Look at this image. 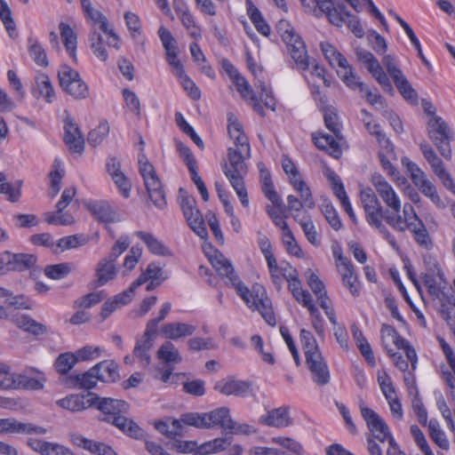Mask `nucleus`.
<instances>
[{
  "instance_id": "obj_1",
  "label": "nucleus",
  "mask_w": 455,
  "mask_h": 455,
  "mask_svg": "<svg viewBox=\"0 0 455 455\" xmlns=\"http://www.w3.org/2000/svg\"><path fill=\"white\" fill-rule=\"evenodd\" d=\"M209 260L220 278L226 279V283L235 288L236 293L250 308L259 311L269 325L275 326L276 324L271 299L262 286L253 285L251 291H250L240 281L232 263L219 251L209 256Z\"/></svg>"
},
{
  "instance_id": "obj_2",
  "label": "nucleus",
  "mask_w": 455,
  "mask_h": 455,
  "mask_svg": "<svg viewBox=\"0 0 455 455\" xmlns=\"http://www.w3.org/2000/svg\"><path fill=\"white\" fill-rule=\"evenodd\" d=\"M92 400L95 401L93 407L103 413V421L112 424L134 439L141 440L145 437L144 430L132 419L124 416L129 411L128 403L119 399L100 397L96 394L93 395Z\"/></svg>"
},
{
  "instance_id": "obj_3",
  "label": "nucleus",
  "mask_w": 455,
  "mask_h": 455,
  "mask_svg": "<svg viewBox=\"0 0 455 455\" xmlns=\"http://www.w3.org/2000/svg\"><path fill=\"white\" fill-rule=\"evenodd\" d=\"M245 158V149L242 148H229L228 149V163L221 164L222 171L228 179L232 188L236 192L243 206L249 205V197L244 185V176L248 172Z\"/></svg>"
},
{
  "instance_id": "obj_4",
  "label": "nucleus",
  "mask_w": 455,
  "mask_h": 455,
  "mask_svg": "<svg viewBox=\"0 0 455 455\" xmlns=\"http://www.w3.org/2000/svg\"><path fill=\"white\" fill-rule=\"evenodd\" d=\"M427 115L434 116L427 123L428 137L437 148L440 155L446 160H451L452 149L451 142L453 140V132L441 116H435V111H430V108L424 106Z\"/></svg>"
},
{
  "instance_id": "obj_5",
  "label": "nucleus",
  "mask_w": 455,
  "mask_h": 455,
  "mask_svg": "<svg viewBox=\"0 0 455 455\" xmlns=\"http://www.w3.org/2000/svg\"><path fill=\"white\" fill-rule=\"evenodd\" d=\"M179 198L180 208L188 226L199 237L206 238L208 232L204 217L196 206L195 197L188 195L186 190L180 188L179 189Z\"/></svg>"
},
{
  "instance_id": "obj_6",
  "label": "nucleus",
  "mask_w": 455,
  "mask_h": 455,
  "mask_svg": "<svg viewBox=\"0 0 455 455\" xmlns=\"http://www.w3.org/2000/svg\"><path fill=\"white\" fill-rule=\"evenodd\" d=\"M59 83L62 90L75 100H84L89 96V87L80 74L68 65H62L58 71Z\"/></svg>"
},
{
  "instance_id": "obj_7",
  "label": "nucleus",
  "mask_w": 455,
  "mask_h": 455,
  "mask_svg": "<svg viewBox=\"0 0 455 455\" xmlns=\"http://www.w3.org/2000/svg\"><path fill=\"white\" fill-rule=\"evenodd\" d=\"M419 148L423 156L430 164L434 173L441 180L443 187L455 195V181L445 170L443 162L438 157L433 148L427 142H422Z\"/></svg>"
},
{
  "instance_id": "obj_8",
  "label": "nucleus",
  "mask_w": 455,
  "mask_h": 455,
  "mask_svg": "<svg viewBox=\"0 0 455 455\" xmlns=\"http://www.w3.org/2000/svg\"><path fill=\"white\" fill-rule=\"evenodd\" d=\"M355 54L357 59L366 65L368 71L379 84L384 92L393 94V85L376 57L371 52L362 48L356 49Z\"/></svg>"
},
{
  "instance_id": "obj_9",
  "label": "nucleus",
  "mask_w": 455,
  "mask_h": 455,
  "mask_svg": "<svg viewBox=\"0 0 455 455\" xmlns=\"http://www.w3.org/2000/svg\"><path fill=\"white\" fill-rule=\"evenodd\" d=\"M6 265L7 272H23L30 270L33 275L37 262V258L34 254L29 253H13L10 251L2 252V262Z\"/></svg>"
},
{
  "instance_id": "obj_10",
  "label": "nucleus",
  "mask_w": 455,
  "mask_h": 455,
  "mask_svg": "<svg viewBox=\"0 0 455 455\" xmlns=\"http://www.w3.org/2000/svg\"><path fill=\"white\" fill-rule=\"evenodd\" d=\"M13 389L42 390L46 378L39 370L29 368L21 373H14Z\"/></svg>"
},
{
  "instance_id": "obj_11",
  "label": "nucleus",
  "mask_w": 455,
  "mask_h": 455,
  "mask_svg": "<svg viewBox=\"0 0 455 455\" xmlns=\"http://www.w3.org/2000/svg\"><path fill=\"white\" fill-rule=\"evenodd\" d=\"M336 258L337 266L339 268L343 285L346 286L354 297L360 294V284L355 273L351 261L344 257L341 252H333Z\"/></svg>"
},
{
  "instance_id": "obj_12",
  "label": "nucleus",
  "mask_w": 455,
  "mask_h": 455,
  "mask_svg": "<svg viewBox=\"0 0 455 455\" xmlns=\"http://www.w3.org/2000/svg\"><path fill=\"white\" fill-rule=\"evenodd\" d=\"M371 183L383 202L395 213L401 211V202L395 190L385 178L379 173L371 176Z\"/></svg>"
},
{
  "instance_id": "obj_13",
  "label": "nucleus",
  "mask_w": 455,
  "mask_h": 455,
  "mask_svg": "<svg viewBox=\"0 0 455 455\" xmlns=\"http://www.w3.org/2000/svg\"><path fill=\"white\" fill-rule=\"evenodd\" d=\"M64 142L70 153L82 155L84 150V139L74 119L68 116L64 121Z\"/></svg>"
},
{
  "instance_id": "obj_14",
  "label": "nucleus",
  "mask_w": 455,
  "mask_h": 455,
  "mask_svg": "<svg viewBox=\"0 0 455 455\" xmlns=\"http://www.w3.org/2000/svg\"><path fill=\"white\" fill-rule=\"evenodd\" d=\"M213 389L224 395L247 396L251 392V384L246 380L226 378L217 381Z\"/></svg>"
},
{
  "instance_id": "obj_15",
  "label": "nucleus",
  "mask_w": 455,
  "mask_h": 455,
  "mask_svg": "<svg viewBox=\"0 0 455 455\" xmlns=\"http://www.w3.org/2000/svg\"><path fill=\"white\" fill-rule=\"evenodd\" d=\"M205 421L206 429L219 427L225 435H228V432L235 427V421L232 419L229 409L227 407H220L205 413Z\"/></svg>"
},
{
  "instance_id": "obj_16",
  "label": "nucleus",
  "mask_w": 455,
  "mask_h": 455,
  "mask_svg": "<svg viewBox=\"0 0 455 455\" xmlns=\"http://www.w3.org/2000/svg\"><path fill=\"white\" fill-rule=\"evenodd\" d=\"M306 363L314 382L319 386H324L330 382V371L322 353L308 355Z\"/></svg>"
},
{
  "instance_id": "obj_17",
  "label": "nucleus",
  "mask_w": 455,
  "mask_h": 455,
  "mask_svg": "<svg viewBox=\"0 0 455 455\" xmlns=\"http://www.w3.org/2000/svg\"><path fill=\"white\" fill-rule=\"evenodd\" d=\"M69 439L71 443L85 451H90L92 454L96 455H117V453L113 450L111 446L108 444L97 442L77 433L69 434Z\"/></svg>"
},
{
  "instance_id": "obj_18",
  "label": "nucleus",
  "mask_w": 455,
  "mask_h": 455,
  "mask_svg": "<svg viewBox=\"0 0 455 455\" xmlns=\"http://www.w3.org/2000/svg\"><path fill=\"white\" fill-rule=\"evenodd\" d=\"M285 44L297 68L302 71L307 70L310 66L309 56L300 36L297 34L292 36L291 42L285 43Z\"/></svg>"
},
{
  "instance_id": "obj_19",
  "label": "nucleus",
  "mask_w": 455,
  "mask_h": 455,
  "mask_svg": "<svg viewBox=\"0 0 455 455\" xmlns=\"http://www.w3.org/2000/svg\"><path fill=\"white\" fill-rule=\"evenodd\" d=\"M0 433L44 435L46 429L32 423L20 422L15 419H0Z\"/></svg>"
},
{
  "instance_id": "obj_20",
  "label": "nucleus",
  "mask_w": 455,
  "mask_h": 455,
  "mask_svg": "<svg viewBox=\"0 0 455 455\" xmlns=\"http://www.w3.org/2000/svg\"><path fill=\"white\" fill-rule=\"evenodd\" d=\"M85 208L100 222L108 224L119 220L118 214L107 201H89L85 204Z\"/></svg>"
},
{
  "instance_id": "obj_21",
  "label": "nucleus",
  "mask_w": 455,
  "mask_h": 455,
  "mask_svg": "<svg viewBox=\"0 0 455 455\" xmlns=\"http://www.w3.org/2000/svg\"><path fill=\"white\" fill-rule=\"evenodd\" d=\"M93 370L94 366L82 374H75L66 377L64 379H61V382L68 387H79L90 390L95 387L98 381H100V379H98L97 376V371Z\"/></svg>"
},
{
  "instance_id": "obj_22",
  "label": "nucleus",
  "mask_w": 455,
  "mask_h": 455,
  "mask_svg": "<svg viewBox=\"0 0 455 455\" xmlns=\"http://www.w3.org/2000/svg\"><path fill=\"white\" fill-rule=\"evenodd\" d=\"M93 395V393H88L86 395H70L58 400L57 404L73 412L82 411L93 407L95 403V401L92 400Z\"/></svg>"
},
{
  "instance_id": "obj_23",
  "label": "nucleus",
  "mask_w": 455,
  "mask_h": 455,
  "mask_svg": "<svg viewBox=\"0 0 455 455\" xmlns=\"http://www.w3.org/2000/svg\"><path fill=\"white\" fill-rule=\"evenodd\" d=\"M116 276V268L114 262L108 259H101L96 267L94 280L92 282V288H98L105 285Z\"/></svg>"
},
{
  "instance_id": "obj_24",
  "label": "nucleus",
  "mask_w": 455,
  "mask_h": 455,
  "mask_svg": "<svg viewBox=\"0 0 455 455\" xmlns=\"http://www.w3.org/2000/svg\"><path fill=\"white\" fill-rule=\"evenodd\" d=\"M259 423L274 427H286L292 424L287 406H281L267 411L266 416H261Z\"/></svg>"
},
{
  "instance_id": "obj_25",
  "label": "nucleus",
  "mask_w": 455,
  "mask_h": 455,
  "mask_svg": "<svg viewBox=\"0 0 455 455\" xmlns=\"http://www.w3.org/2000/svg\"><path fill=\"white\" fill-rule=\"evenodd\" d=\"M360 411L371 434L375 435V433H377L379 435H382L390 433L388 426L373 410L362 403L360 404Z\"/></svg>"
},
{
  "instance_id": "obj_26",
  "label": "nucleus",
  "mask_w": 455,
  "mask_h": 455,
  "mask_svg": "<svg viewBox=\"0 0 455 455\" xmlns=\"http://www.w3.org/2000/svg\"><path fill=\"white\" fill-rule=\"evenodd\" d=\"M196 330V327L194 325L178 322L164 324L160 331L164 338L177 340L193 335Z\"/></svg>"
},
{
  "instance_id": "obj_27",
  "label": "nucleus",
  "mask_w": 455,
  "mask_h": 455,
  "mask_svg": "<svg viewBox=\"0 0 455 455\" xmlns=\"http://www.w3.org/2000/svg\"><path fill=\"white\" fill-rule=\"evenodd\" d=\"M144 182L148 196L153 204L159 209L164 208L166 205L165 194L158 176H149L144 180Z\"/></svg>"
},
{
  "instance_id": "obj_28",
  "label": "nucleus",
  "mask_w": 455,
  "mask_h": 455,
  "mask_svg": "<svg viewBox=\"0 0 455 455\" xmlns=\"http://www.w3.org/2000/svg\"><path fill=\"white\" fill-rule=\"evenodd\" d=\"M100 381L105 383H115L120 379L118 364L113 360H103L94 365Z\"/></svg>"
},
{
  "instance_id": "obj_29",
  "label": "nucleus",
  "mask_w": 455,
  "mask_h": 455,
  "mask_svg": "<svg viewBox=\"0 0 455 455\" xmlns=\"http://www.w3.org/2000/svg\"><path fill=\"white\" fill-rule=\"evenodd\" d=\"M312 3L315 5L311 4L313 8L309 10L315 11V7H318L322 12L326 14V17L331 24L341 27L343 23H345L344 12L341 13L339 12V10L333 6L331 0H312Z\"/></svg>"
},
{
  "instance_id": "obj_30",
  "label": "nucleus",
  "mask_w": 455,
  "mask_h": 455,
  "mask_svg": "<svg viewBox=\"0 0 455 455\" xmlns=\"http://www.w3.org/2000/svg\"><path fill=\"white\" fill-rule=\"evenodd\" d=\"M260 179L262 182V192L265 196L274 204L275 207L281 209L283 207V201L275 190L270 172L267 169L260 168Z\"/></svg>"
},
{
  "instance_id": "obj_31",
  "label": "nucleus",
  "mask_w": 455,
  "mask_h": 455,
  "mask_svg": "<svg viewBox=\"0 0 455 455\" xmlns=\"http://www.w3.org/2000/svg\"><path fill=\"white\" fill-rule=\"evenodd\" d=\"M157 358L166 366L171 364H178L182 362L178 348L171 341L164 342L156 353Z\"/></svg>"
},
{
  "instance_id": "obj_32",
  "label": "nucleus",
  "mask_w": 455,
  "mask_h": 455,
  "mask_svg": "<svg viewBox=\"0 0 455 455\" xmlns=\"http://www.w3.org/2000/svg\"><path fill=\"white\" fill-rule=\"evenodd\" d=\"M59 28L60 32V36L63 42V44L66 48V51L68 52L69 56L76 60V46H77V36L74 32L72 28L65 23L60 22L59 24Z\"/></svg>"
},
{
  "instance_id": "obj_33",
  "label": "nucleus",
  "mask_w": 455,
  "mask_h": 455,
  "mask_svg": "<svg viewBox=\"0 0 455 455\" xmlns=\"http://www.w3.org/2000/svg\"><path fill=\"white\" fill-rule=\"evenodd\" d=\"M312 139L314 144L319 149L328 151L329 154L335 158H339L341 156L340 147L333 136L329 134H323L321 137H317L315 133H313Z\"/></svg>"
},
{
  "instance_id": "obj_34",
  "label": "nucleus",
  "mask_w": 455,
  "mask_h": 455,
  "mask_svg": "<svg viewBox=\"0 0 455 455\" xmlns=\"http://www.w3.org/2000/svg\"><path fill=\"white\" fill-rule=\"evenodd\" d=\"M13 322L15 325L24 330L25 331H28L33 335L38 336L41 334H44L46 332V326L37 323L34 319H32L30 316L26 315H16L13 318Z\"/></svg>"
},
{
  "instance_id": "obj_35",
  "label": "nucleus",
  "mask_w": 455,
  "mask_h": 455,
  "mask_svg": "<svg viewBox=\"0 0 455 455\" xmlns=\"http://www.w3.org/2000/svg\"><path fill=\"white\" fill-rule=\"evenodd\" d=\"M229 136L235 140L237 148L245 149L246 156L251 157V148L248 138L243 132V126L238 121L230 122L228 126Z\"/></svg>"
},
{
  "instance_id": "obj_36",
  "label": "nucleus",
  "mask_w": 455,
  "mask_h": 455,
  "mask_svg": "<svg viewBox=\"0 0 455 455\" xmlns=\"http://www.w3.org/2000/svg\"><path fill=\"white\" fill-rule=\"evenodd\" d=\"M320 49L324 56V58L328 60L329 64L335 67H344L347 65V59L337 51V49L328 42H321Z\"/></svg>"
},
{
  "instance_id": "obj_37",
  "label": "nucleus",
  "mask_w": 455,
  "mask_h": 455,
  "mask_svg": "<svg viewBox=\"0 0 455 455\" xmlns=\"http://www.w3.org/2000/svg\"><path fill=\"white\" fill-rule=\"evenodd\" d=\"M340 68L341 70L338 71V75L346 85L353 90H359L360 92H363L364 91V84L360 81V78L354 72L352 66L347 62V65L340 67Z\"/></svg>"
},
{
  "instance_id": "obj_38",
  "label": "nucleus",
  "mask_w": 455,
  "mask_h": 455,
  "mask_svg": "<svg viewBox=\"0 0 455 455\" xmlns=\"http://www.w3.org/2000/svg\"><path fill=\"white\" fill-rule=\"evenodd\" d=\"M161 280L165 281L166 276H164V270L160 265L156 262H151L148 265L146 270L135 280V285H142L149 281Z\"/></svg>"
},
{
  "instance_id": "obj_39",
  "label": "nucleus",
  "mask_w": 455,
  "mask_h": 455,
  "mask_svg": "<svg viewBox=\"0 0 455 455\" xmlns=\"http://www.w3.org/2000/svg\"><path fill=\"white\" fill-rule=\"evenodd\" d=\"M398 92L406 100L413 104H417L418 102V94L416 91L412 88L408 79L403 76V74L400 76H396L393 79Z\"/></svg>"
},
{
  "instance_id": "obj_40",
  "label": "nucleus",
  "mask_w": 455,
  "mask_h": 455,
  "mask_svg": "<svg viewBox=\"0 0 455 455\" xmlns=\"http://www.w3.org/2000/svg\"><path fill=\"white\" fill-rule=\"evenodd\" d=\"M281 228L283 230V241L287 252L297 258L302 257V251L297 243L295 237L286 221H282Z\"/></svg>"
},
{
  "instance_id": "obj_41",
  "label": "nucleus",
  "mask_w": 455,
  "mask_h": 455,
  "mask_svg": "<svg viewBox=\"0 0 455 455\" xmlns=\"http://www.w3.org/2000/svg\"><path fill=\"white\" fill-rule=\"evenodd\" d=\"M74 269L75 265L71 262L48 265L44 268V275L52 280H60L66 277Z\"/></svg>"
},
{
  "instance_id": "obj_42",
  "label": "nucleus",
  "mask_w": 455,
  "mask_h": 455,
  "mask_svg": "<svg viewBox=\"0 0 455 455\" xmlns=\"http://www.w3.org/2000/svg\"><path fill=\"white\" fill-rule=\"evenodd\" d=\"M367 131L377 139L379 145L387 149V152L394 154V146L391 141L386 137V134L381 131L379 124H372L371 121L363 120Z\"/></svg>"
},
{
  "instance_id": "obj_43",
  "label": "nucleus",
  "mask_w": 455,
  "mask_h": 455,
  "mask_svg": "<svg viewBox=\"0 0 455 455\" xmlns=\"http://www.w3.org/2000/svg\"><path fill=\"white\" fill-rule=\"evenodd\" d=\"M0 19L3 21L9 36L16 38L18 36L16 24L12 16V11L4 0H0Z\"/></svg>"
},
{
  "instance_id": "obj_44",
  "label": "nucleus",
  "mask_w": 455,
  "mask_h": 455,
  "mask_svg": "<svg viewBox=\"0 0 455 455\" xmlns=\"http://www.w3.org/2000/svg\"><path fill=\"white\" fill-rule=\"evenodd\" d=\"M28 53L34 60L36 64L41 67H47L49 62L47 60L46 52L42 44L37 40L28 38Z\"/></svg>"
},
{
  "instance_id": "obj_45",
  "label": "nucleus",
  "mask_w": 455,
  "mask_h": 455,
  "mask_svg": "<svg viewBox=\"0 0 455 455\" xmlns=\"http://www.w3.org/2000/svg\"><path fill=\"white\" fill-rule=\"evenodd\" d=\"M44 220L53 226H69L75 222L74 217L68 212H48L44 213Z\"/></svg>"
},
{
  "instance_id": "obj_46",
  "label": "nucleus",
  "mask_w": 455,
  "mask_h": 455,
  "mask_svg": "<svg viewBox=\"0 0 455 455\" xmlns=\"http://www.w3.org/2000/svg\"><path fill=\"white\" fill-rule=\"evenodd\" d=\"M135 235L146 243L150 252L156 255H165L164 244L152 234L137 231Z\"/></svg>"
},
{
  "instance_id": "obj_47",
  "label": "nucleus",
  "mask_w": 455,
  "mask_h": 455,
  "mask_svg": "<svg viewBox=\"0 0 455 455\" xmlns=\"http://www.w3.org/2000/svg\"><path fill=\"white\" fill-rule=\"evenodd\" d=\"M77 363L74 353L66 352L60 354L54 362V367L58 373L66 375Z\"/></svg>"
},
{
  "instance_id": "obj_48",
  "label": "nucleus",
  "mask_w": 455,
  "mask_h": 455,
  "mask_svg": "<svg viewBox=\"0 0 455 455\" xmlns=\"http://www.w3.org/2000/svg\"><path fill=\"white\" fill-rule=\"evenodd\" d=\"M301 200H299L295 196L290 195L287 197L288 209L290 211L299 212L303 207L313 209L315 203L313 199L312 193L309 192V196H304V193H299Z\"/></svg>"
},
{
  "instance_id": "obj_49",
  "label": "nucleus",
  "mask_w": 455,
  "mask_h": 455,
  "mask_svg": "<svg viewBox=\"0 0 455 455\" xmlns=\"http://www.w3.org/2000/svg\"><path fill=\"white\" fill-rule=\"evenodd\" d=\"M36 84L40 95L48 102H52L55 98V92L49 76L45 74H39L36 78Z\"/></svg>"
},
{
  "instance_id": "obj_50",
  "label": "nucleus",
  "mask_w": 455,
  "mask_h": 455,
  "mask_svg": "<svg viewBox=\"0 0 455 455\" xmlns=\"http://www.w3.org/2000/svg\"><path fill=\"white\" fill-rule=\"evenodd\" d=\"M109 124L107 121H102L88 134V143L92 147L99 146L109 133Z\"/></svg>"
},
{
  "instance_id": "obj_51",
  "label": "nucleus",
  "mask_w": 455,
  "mask_h": 455,
  "mask_svg": "<svg viewBox=\"0 0 455 455\" xmlns=\"http://www.w3.org/2000/svg\"><path fill=\"white\" fill-rule=\"evenodd\" d=\"M294 220L298 221L307 237L308 242L312 243L313 245L318 247L321 244L320 240L317 237V232L315 229V227L311 220L310 217H307V220L301 219L299 220L298 216H294Z\"/></svg>"
},
{
  "instance_id": "obj_52",
  "label": "nucleus",
  "mask_w": 455,
  "mask_h": 455,
  "mask_svg": "<svg viewBox=\"0 0 455 455\" xmlns=\"http://www.w3.org/2000/svg\"><path fill=\"white\" fill-rule=\"evenodd\" d=\"M429 435L431 439L443 450L448 451L450 443L445 434L439 427L438 422L430 420L428 424Z\"/></svg>"
},
{
  "instance_id": "obj_53",
  "label": "nucleus",
  "mask_w": 455,
  "mask_h": 455,
  "mask_svg": "<svg viewBox=\"0 0 455 455\" xmlns=\"http://www.w3.org/2000/svg\"><path fill=\"white\" fill-rule=\"evenodd\" d=\"M300 340L303 346L305 357L308 359V355L321 353L313 334L305 329L300 331Z\"/></svg>"
},
{
  "instance_id": "obj_54",
  "label": "nucleus",
  "mask_w": 455,
  "mask_h": 455,
  "mask_svg": "<svg viewBox=\"0 0 455 455\" xmlns=\"http://www.w3.org/2000/svg\"><path fill=\"white\" fill-rule=\"evenodd\" d=\"M88 239L83 235H73L64 236L58 241L57 246L61 251L75 249L87 243Z\"/></svg>"
},
{
  "instance_id": "obj_55",
  "label": "nucleus",
  "mask_w": 455,
  "mask_h": 455,
  "mask_svg": "<svg viewBox=\"0 0 455 455\" xmlns=\"http://www.w3.org/2000/svg\"><path fill=\"white\" fill-rule=\"evenodd\" d=\"M401 162L415 186L419 184V182L426 177L425 172L408 157H403Z\"/></svg>"
},
{
  "instance_id": "obj_56",
  "label": "nucleus",
  "mask_w": 455,
  "mask_h": 455,
  "mask_svg": "<svg viewBox=\"0 0 455 455\" xmlns=\"http://www.w3.org/2000/svg\"><path fill=\"white\" fill-rule=\"evenodd\" d=\"M91 48L93 53L100 60L105 61L108 59V52L103 46L102 36L96 31H92L90 35Z\"/></svg>"
},
{
  "instance_id": "obj_57",
  "label": "nucleus",
  "mask_w": 455,
  "mask_h": 455,
  "mask_svg": "<svg viewBox=\"0 0 455 455\" xmlns=\"http://www.w3.org/2000/svg\"><path fill=\"white\" fill-rule=\"evenodd\" d=\"M323 118L326 128L330 130L336 136V138L340 139V128L338 123V115L335 108H327L324 110Z\"/></svg>"
},
{
  "instance_id": "obj_58",
  "label": "nucleus",
  "mask_w": 455,
  "mask_h": 455,
  "mask_svg": "<svg viewBox=\"0 0 455 455\" xmlns=\"http://www.w3.org/2000/svg\"><path fill=\"white\" fill-rule=\"evenodd\" d=\"M103 349L100 347L85 346L77 349L74 355L77 362L93 360L100 355Z\"/></svg>"
},
{
  "instance_id": "obj_59",
  "label": "nucleus",
  "mask_w": 455,
  "mask_h": 455,
  "mask_svg": "<svg viewBox=\"0 0 455 455\" xmlns=\"http://www.w3.org/2000/svg\"><path fill=\"white\" fill-rule=\"evenodd\" d=\"M294 299L303 307H307L313 317L320 321V312L314 304L312 295L307 291L304 290L299 295L295 296Z\"/></svg>"
},
{
  "instance_id": "obj_60",
  "label": "nucleus",
  "mask_w": 455,
  "mask_h": 455,
  "mask_svg": "<svg viewBox=\"0 0 455 455\" xmlns=\"http://www.w3.org/2000/svg\"><path fill=\"white\" fill-rule=\"evenodd\" d=\"M183 424L195 427L196 428H205V413L188 412L180 416Z\"/></svg>"
},
{
  "instance_id": "obj_61",
  "label": "nucleus",
  "mask_w": 455,
  "mask_h": 455,
  "mask_svg": "<svg viewBox=\"0 0 455 455\" xmlns=\"http://www.w3.org/2000/svg\"><path fill=\"white\" fill-rule=\"evenodd\" d=\"M322 212L327 222L334 230L338 231L342 228V222L339 219V216L331 204L323 205Z\"/></svg>"
},
{
  "instance_id": "obj_62",
  "label": "nucleus",
  "mask_w": 455,
  "mask_h": 455,
  "mask_svg": "<svg viewBox=\"0 0 455 455\" xmlns=\"http://www.w3.org/2000/svg\"><path fill=\"white\" fill-rule=\"evenodd\" d=\"M103 299L102 291L90 292L74 302V307L90 308Z\"/></svg>"
},
{
  "instance_id": "obj_63",
  "label": "nucleus",
  "mask_w": 455,
  "mask_h": 455,
  "mask_svg": "<svg viewBox=\"0 0 455 455\" xmlns=\"http://www.w3.org/2000/svg\"><path fill=\"white\" fill-rule=\"evenodd\" d=\"M130 245V239L127 235H121L116 243L112 246L110 253L105 259L116 262L117 258L124 253Z\"/></svg>"
},
{
  "instance_id": "obj_64",
  "label": "nucleus",
  "mask_w": 455,
  "mask_h": 455,
  "mask_svg": "<svg viewBox=\"0 0 455 455\" xmlns=\"http://www.w3.org/2000/svg\"><path fill=\"white\" fill-rule=\"evenodd\" d=\"M420 192L427 197H429L433 203L439 204L441 198L437 194L436 188L434 184L425 177L419 184L417 185Z\"/></svg>"
}]
</instances>
